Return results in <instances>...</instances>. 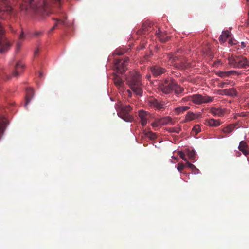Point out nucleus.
<instances>
[{
  "mask_svg": "<svg viewBox=\"0 0 249 249\" xmlns=\"http://www.w3.org/2000/svg\"><path fill=\"white\" fill-rule=\"evenodd\" d=\"M53 3L59 6L61 0H41L38 2L35 0H23L20 8L21 10L25 12L31 9L44 16L50 13V6Z\"/></svg>",
  "mask_w": 249,
  "mask_h": 249,
  "instance_id": "nucleus-1",
  "label": "nucleus"
},
{
  "mask_svg": "<svg viewBox=\"0 0 249 249\" xmlns=\"http://www.w3.org/2000/svg\"><path fill=\"white\" fill-rule=\"evenodd\" d=\"M141 79L140 73L136 71H131L126 78V83L131 90L135 94L139 96H142V94Z\"/></svg>",
  "mask_w": 249,
  "mask_h": 249,
  "instance_id": "nucleus-2",
  "label": "nucleus"
},
{
  "mask_svg": "<svg viewBox=\"0 0 249 249\" xmlns=\"http://www.w3.org/2000/svg\"><path fill=\"white\" fill-rule=\"evenodd\" d=\"M13 9L8 0H0V18L7 19L12 13Z\"/></svg>",
  "mask_w": 249,
  "mask_h": 249,
  "instance_id": "nucleus-3",
  "label": "nucleus"
},
{
  "mask_svg": "<svg viewBox=\"0 0 249 249\" xmlns=\"http://www.w3.org/2000/svg\"><path fill=\"white\" fill-rule=\"evenodd\" d=\"M131 110L132 108L130 105H123L117 110V113L120 117L126 122H132L133 117L130 114Z\"/></svg>",
  "mask_w": 249,
  "mask_h": 249,
  "instance_id": "nucleus-4",
  "label": "nucleus"
},
{
  "mask_svg": "<svg viewBox=\"0 0 249 249\" xmlns=\"http://www.w3.org/2000/svg\"><path fill=\"white\" fill-rule=\"evenodd\" d=\"M228 60L230 65L233 68H244L245 57L242 55H231Z\"/></svg>",
  "mask_w": 249,
  "mask_h": 249,
  "instance_id": "nucleus-5",
  "label": "nucleus"
},
{
  "mask_svg": "<svg viewBox=\"0 0 249 249\" xmlns=\"http://www.w3.org/2000/svg\"><path fill=\"white\" fill-rule=\"evenodd\" d=\"M188 100L192 101L196 104L208 103L213 101L214 97H210L208 95L203 96L201 94H195L187 97Z\"/></svg>",
  "mask_w": 249,
  "mask_h": 249,
  "instance_id": "nucleus-6",
  "label": "nucleus"
},
{
  "mask_svg": "<svg viewBox=\"0 0 249 249\" xmlns=\"http://www.w3.org/2000/svg\"><path fill=\"white\" fill-rule=\"evenodd\" d=\"M11 46L10 43L4 36V30L0 23V53L7 52Z\"/></svg>",
  "mask_w": 249,
  "mask_h": 249,
  "instance_id": "nucleus-7",
  "label": "nucleus"
},
{
  "mask_svg": "<svg viewBox=\"0 0 249 249\" xmlns=\"http://www.w3.org/2000/svg\"><path fill=\"white\" fill-rule=\"evenodd\" d=\"M129 61L128 57H124V58L116 59L114 62V67L117 72L123 73L127 69V64Z\"/></svg>",
  "mask_w": 249,
  "mask_h": 249,
  "instance_id": "nucleus-8",
  "label": "nucleus"
},
{
  "mask_svg": "<svg viewBox=\"0 0 249 249\" xmlns=\"http://www.w3.org/2000/svg\"><path fill=\"white\" fill-rule=\"evenodd\" d=\"M175 80H165L160 87L161 91L164 94H169L173 90Z\"/></svg>",
  "mask_w": 249,
  "mask_h": 249,
  "instance_id": "nucleus-9",
  "label": "nucleus"
},
{
  "mask_svg": "<svg viewBox=\"0 0 249 249\" xmlns=\"http://www.w3.org/2000/svg\"><path fill=\"white\" fill-rule=\"evenodd\" d=\"M167 58L168 59L169 64L170 65H175L176 66H179L181 68H185L188 66V63H184L181 62L179 63L178 61H179V58L178 56L174 55H168Z\"/></svg>",
  "mask_w": 249,
  "mask_h": 249,
  "instance_id": "nucleus-10",
  "label": "nucleus"
},
{
  "mask_svg": "<svg viewBox=\"0 0 249 249\" xmlns=\"http://www.w3.org/2000/svg\"><path fill=\"white\" fill-rule=\"evenodd\" d=\"M138 115L141 124L142 126H145L151 117L150 114L147 111L140 110L139 111Z\"/></svg>",
  "mask_w": 249,
  "mask_h": 249,
  "instance_id": "nucleus-11",
  "label": "nucleus"
},
{
  "mask_svg": "<svg viewBox=\"0 0 249 249\" xmlns=\"http://www.w3.org/2000/svg\"><path fill=\"white\" fill-rule=\"evenodd\" d=\"M153 23L149 21H146L142 24L141 29L138 31L139 34L145 35L147 32H151L153 29Z\"/></svg>",
  "mask_w": 249,
  "mask_h": 249,
  "instance_id": "nucleus-12",
  "label": "nucleus"
},
{
  "mask_svg": "<svg viewBox=\"0 0 249 249\" xmlns=\"http://www.w3.org/2000/svg\"><path fill=\"white\" fill-rule=\"evenodd\" d=\"M148 104L151 107L158 110H162L164 108V104L159 102L157 99L154 98L150 99L148 100Z\"/></svg>",
  "mask_w": 249,
  "mask_h": 249,
  "instance_id": "nucleus-13",
  "label": "nucleus"
},
{
  "mask_svg": "<svg viewBox=\"0 0 249 249\" xmlns=\"http://www.w3.org/2000/svg\"><path fill=\"white\" fill-rule=\"evenodd\" d=\"M24 69V64L21 62H17L14 65V70L13 71L12 75L14 77H18L19 75Z\"/></svg>",
  "mask_w": 249,
  "mask_h": 249,
  "instance_id": "nucleus-14",
  "label": "nucleus"
},
{
  "mask_svg": "<svg viewBox=\"0 0 249 249\" xmlns=\"http://www.w3.org/2000/svg\"><path fill=\"white\" fill-rule=\"evenodd\" d=\"M155 34L161 42H165L169 39V37L166 36V34L162 32L159 28L155 31Z\"/></svg>",
  "mask_w": 249,
  "mask_h": 249,
  "instance_id": "nucleus-15",
  "label": "nucleus"
},
{
  "mask_svg": "<svg viewBox=\"0 0 249 249\" xmlns=\"http://www.w3.org/2000/svg\"><path fill=\"white\" fill-rule=\"evenodd\" d=\"M151 71L154 76L157 77L165 72L166 70L159 66H154L151 67Z\"/></svg>",
  "mask_w": 249,
  "mask_h": 249,
  "instance_id": "nucleus-16",
  "label": "nucleus"
},
{
  "mask_svg": "<svg viewBox=\"0 0 249 249\" xmlns=\"http://www.w3.org/2000/svg\"><path fill=\"white\" fill-rule=\"evenodd\" d=\"M210 112L214 116L221 117L224 114V110L221 108L211 107Z\"/></svg>",
  "mask_w": 249,
  "mask_h": 249,
  "instance_id": "nucleus-17",
  "label": "nucleus"
},
{
  "mask_svg": "<svg viewBox=\"0 0 249 249\" xmlns=\"http://www.w3.org/2000/svg\"><path fill=\"white\" fill-rule=\"evenodd\" d=\"M238 149L241 151L244 155L248 156L249 155V151L248 150V145L246 142L241 141L240 142Z\"/></svg>",
  "mask_w": 249,
  "mask_h": 249,
  "instance_id": "nucleus-18",
  "label": "nucleus"
},
{
  "mask_svg": "<svg viewBox=\"0 0 249 249\" xmlns=\"http://www.w3.org/2000/svg\"><path fill=\"white\" fill-rule=\"evenodd\" d=\"M205 124L210 127H217L221 124L219 120L209 119L205 120Z\"/></svg>",
  "mask_w": 249,
  "mask_h": 249,
  "instance_id": "nucleus-19",
  "label": "nucleus"
},
{
  "mask_svg": "<svg viewBox=\"0 0 249 249\" xmlns=\"http://www.w3.org/2000/svg\"><path fill=\"white\" fill-rule=\"evenodd\" d=\"M221 94L234 97L237 96V91L234 88L224 89L222 91Z\"/></svg>",
  "mask_w": 249,
  "mask_h": 249,
  "instance_id": "nucleus-20",
  "label": "nucleus"
},
{
  "mask_svg": "<svg viewBox=\"0 0 249 249\" xmlns=\"http://www.w3.org/2000/svg\"><path fill=\"white\" fill-rule=\"evenodd\" d=\"M34 95L33 89L31 88H28L26 90V96L25 97V106L26 107L30 102L32 98Z\"/></svg>",
  "mask_w": 249,
  "mask_h": 249,
  "instance_id": "nucleus-21",
  "label": "nucleus"
},
{
  "mask_svg": "<svg viewBox=\"0 0 249 249\" xmlns=\"http://www.w3.org/2000/svg\"><path fill=\"white\" fill-rule=\"evenodd\" d=\"M113 80L115 85L119 87L122 88L124 85V82L123 81L122 78L118 76V75L114 74L113 76Z\"/></svg>",
  "mask_w": 249,
  "mask_h": 249,
  "instance_id": "nucleus-22",
  "label": "nucleus"
},
{
  "mask_svg": "<svg viewBox=\"0 0 249 249\" xmlns=\"http://www.w3.org/2000/svg\"><path fill=\"white\" fill-rule=\"evenodd\" d=\"M190 107L187 106L178 107L174 109V112L176 115H178L183 113L185 111L190 109Z\"/></svg>",
  "mask_w": 249,
  "mask_h": 249,
  "instance_id": "nucleus-23",
  "label": "nucleus"
},
{
  "mask_svg": "<svg viewBox=\"0 0 249 249\" xmlns=\"http://www.w3.org/2000/svg\"><path fill=\"white\" fill-rule=\"evenodd\" d=\"M235 73H236V71H219L217 73V74L220 77L225 78Z\"/></svg>",
  "mask_w": 249,
  "mask_h": 249,
  "instance_id": "nucleus-24",
  "label": "nucleus"
},
{
  "mask_svg": "<svg viewBox=\"0 0 249 249\" xmlns=\"http://www.w3.org/2000/svg\"><path fill=\"white\" fill-rule=\"evenodd\" d=\"M159 122L160 125H166L167 124H173L172 119L170 117H165L159 119Z\"/></svg>",
  "mask_w": 249,
  "mask_h": 249,
  "instance_id": "nucleus-25",
  "label": "nucleus"
},
{
  "mask_svg": "<svg viewBox=\"0 0 249 249\" xmlns=\"http://www.w3.org/2000/svg\"><path fill=\"white\" fill-rule=\"evenodd\" d=\"M197 118V115L192 112L189 111L185 116L184 122H188L193 121Z\"/></svg>",
  "mask_w": 249,
  "mask_h": 249,
  "instance_id": "nucleus-26",
  "label": "nucleus"
},
{
  "mask_svg": "<svg viewBox=\"0 0 249 249\" xmlns=\"http://www.w3.org/2000/svg\"><path fill=\"white\" fill-rule=\"evenodd\" d=\"M230 37V33L228 30L222 32V34L219 37V40L221 43H224L228 38Z\"/></svg>",
  "mask_w": 249,
  "mask_h": 249,
  "instance_id": "nucleus-27",
  "label": "nucleus"
},
{
  "mask_svg": "<svg viewBox=\"0 0 249 249\" xmlns=\"http://www.w3.org/2000/svg\"><path fill=\"white\" fill-rule=\"evenodd\" d=\"M235 126L233 124H231L227 126L224 127L222 129V131L223 133L227 135L233 131Z\"/></svg>",
  "mask_w": 249,
  "mask_h": 249,
  "instance_id": "nucleus-28",
  "label": "nucleus"
},
{
  "mask_svg": "<svg viewBox=\"0 0 249 249\" xmlns=\"http://www.w3.org/2000/svg\"><path fill=\"white\" fill-rule=\"evenodd\" d=\"M173 90L176 94H179L182 93L184 91L183 88L178 85L177 83L175 81V85H174Z\"/></svg>",
  "mask_w": 249,
  "mask_h": 249,
  "instance_id": "nucleus-29",
  "label": "nucleus"
},
{
  "mask_svg": "<svg viewBox=\"0 0 249 249\" xmlns=\"http://www.w3.org/2000/svg\"><path fill=\"white\" fill-rule=\"evenodd\" d=\"M53 20H55L56 22L55 23L54 26L50 29L49 31V33L53 32L57 26L58 23L62 24H65V20L64 19L54 18Z\"/></svg>",
  "mask_w": 249,
  "mask_h": 249,
  "instance_id": "nucleus-30",
  "label": "nucleus"
},
{
  "mask_svg": "<svg viewBox=\"0 0 249 249\" xmlns=\"http://www.w3.org/2000/svg\"><path fill=\"white\" fill-rule=\"evenodd\" d=\"M185 167V165L183 163H179L177 165V170L180 172H181Z\"/></svg>",
  "mask_w": 249,
  "mask_h": 249,
  "instance_id": "nucleus-31",
  "label": "nucleus"
},
{
  "mask_svg": "<svg viewBox=\"0 0 249 249\" xmlns=\"http://www.w3.org/2000/svg\"><path fill=\"white\" fill-rule=\"evenodd\" d=\"M193 131L195 132V134L197 135L201 131V127L199 125H196L193 128Z\"/></svg>",
  "mask_w": 249,
  "mask_h": 249,
  "instance_id": "nucleus-32",
  "label": "nucleus"
},
{
  "mask_svg": "<svg viewBox=\"0 0 249 249\" xmlns=\"http://www.w3.org/2000/svg\"><path fill=\"white\" fill-rule=\"evenodd\" d=\"M188 156L190 160H195V152L192 150L191 151H190L188 153Z\"/></svg>",
  "mask_w": 249,
  "mask_h": 249,
  "instance_id": "nucleus-33",
  "label": "nucleus"
},
{
  "mask_svg": "<svg viewBox=\"0 0 249 249\" xmlns=\"http://www.w3.org/2000/svg\"><path fill=\"white\" fill-rule=\"evenodd\" d=\"M178 155L186 162L188 161L187 159L186 158V156H185V154L183 152L179 151L178 152Z\"/></svg>",
  "mask_w": 249,
  "mask_h": 249,
  "instance_id": "nucleus-34",
  "label": "nucleus"
},
{
  "mask_svg": "<svg viewBox=\"0 0 249 249\" xmlns=\"http://www.w3.org/2000/svg\"><path fill=\"white\" fill-rule=\"evenodd\" d=\"M146 135L151 140H154L156 137L155 134H154L151 132H149L147 133L146 134Z\"/></svg>",
  "mask_w": 249,
  "mask_h": 249,
  "instance_id": "nucleus-35",
  "label": "nucleus"
},
{
  "mask_svg": "<svg viewBox=\"0 0 249 249\" xmlns=\"http://www.w3.org/2000/svg\"><path fill=\"white\" fill-rule=\"evenodd\" d=\"M186 165H187L188 167H189V168L193 170L194 169H196V167L195 166V165H194L193 164H192V163H190L188 160L186 162ZM197 170H198L197 169H196Z\"/></svg>",
  "mask_w": 249,
  "mask_h": 249,
  "instance_id": "nucleus-36",
  "label": "nucleus"
},
{
  "mask_svg": "<svg viewBox=\"0 0 249 249\" xmlns=\"http://www.w3.org/2000/svg\"><path fill=\"white\" fill-rule=\"evenodd\" d=\"M1 76L2 78H3L5 80H9L11 78L10 76H9V75L6 74L5 73H3L1 74Z\"/></svg>",
  "mask_w": 249,
  "mask_h": 249,
  "instance_id": "nucleus-37",
  "label": "nucleus"
},
{
  "mask_svg": "<svg viewBox=\"0 0 249 249\" xmlns=\"http://www.w3.org/2000/svg\"><path fill=\"white\" fill-rule=\"evenodd\" d=\"M247 67H249V59H247V58L245 57L244 68H246Z\"/></svg>",
  "mask_w": 249,
  "mask_h": 249,
  "instance_id": "nucleus-38",
  "label": "nucleus"
},
{
  "mask_svg": "<svg viewBox=\"0 0 249 249\" xmlns=\"http://www.w3.org/2000/svg\"><path fill=\"white\" fill-rule=\"evenodd\" d=\"M160 125V124L159 122V119L156 120L155 122L152 124V125L153 127H157L159 125Z\"/></svg>",
  "mask_w": 249,
  "mask_h": 249,
  "instance_id": "nucleus-39",
  "label": "nucleus"
},
{
  "mask_svg": "<svg viewBox=\"0 0 249 249\" xmlns=\"http://www.w3.org/2000/svg\"><path fill=\"white\" fill-rule=\"evenodd\" d=\"M42 34V32L41 31H36L34 33V36H41Z\"/></svg>",
  "mask_w": 249,
  "mask_h": 249,
  "instance_id": "nucleus-40",
  "label": "nucleus"
},
{
  "mask_svg": "<svg viewBox=\"0 0 249 249\" xmlns=\"http://www.w3.org/2000/svg\"><path fill=\"white\" fill-rule=\"evenodd\" d=\"M24 38V33L22 31L20 35H19V39L20 40H22Z\"/></svg>",
  "mask_w": 249,
  "mask_h": 249,
  "instance_id": "nucleus-41",
  "label": "nucleus"
},
{
  "mask_svg": "<svg viewBox=\"0 0 249 249\" xmlns=\"http://www.w3.org/2000/svg\"><path fill=\"white\" fill-rule=\"evenodd\" d=\"M181 131V129L180 128H173V130L172 131V132H174L176 133H179L180 132V131Z\"/></svg>",
  "mask_w": 249,
  "mask_h": 249,
  "instance_id": "nucleus-42",
  "label": "nucleus"
},
{
  "mask_svg": "<svg viewBox=\"0 0 249 249\" xmlns=\"http://www.w3.org/2000/svg\"><path fill=\"white\" fill-rule=\"evenodd\" d=\"M115 53L118 55H122L123 54V52H122V51L116 50L115 52Z\"/></svg>",
  "mask_w": 249,
  "mask_h": 249,
  "instance_id": "nucleus-43",
  "label": "nucleus"
},
{
  "mask_svg": "<svg viewBox=\"0 0 249 249\" xmlns=\"http://www.w3.org/2000/svg\"><path fill=\"white\" fill-rule=\"evenodd\" d=\"M126 92H127V93L128 94V96L129 97H131V96H132V93H131V91L130 90L128 89V90H127Z\"/></svg>",
  "mask_w": 249,
  "mask_h": 249,
  "instance_id": "nucleus-44",
  "label": "nucleus"
},
{
  "mask_svg": "<svg viewBox=\"0 0 249 249\" xmlns=\"http://www.w3.org/2000/svg\"><path fill=\"white\" fill-rule=\"evenodd\" d=\"M20 46H21V44L19 42H18L17 44V47H16V49H17V51H18V50L19 49L20 47Z\"/></svg>",
  "mask_w": 249,
  "mask_h": 249,
  "instance_id": "nucleus-45",
  "label": "nucleus"
},
{
  "mask_svg": "<svg viewBox=\"0 0 249 249\" xmlns=\"http://www.w3.org/2000/svg\"><path fill=\"white\" fill-rule=\"evenodd\" d=\"M246 44L245 42H241V48H244L246 47Z\"/></svg>",
  "mask_w": 249,
  "mask_h": 249,
  "instance_id": "nucleus-46",
  "label": "nucleus"
},
{
  "mask_svg": "<svg viewBox=\"0 0 249 249\" xmlns=\"http://www.w3.org/2000/svg\"><path fill=\"white\" fill-rule=\"evenodd\" d=\"M228 85V83H225V82H223L221 84V85L220 86L222 87V88H223L224 87H225L226 85Z\"/></svg>",
  "mask_w": 249,
  "mask_h": 249,
  "instance_id": "nucleus-47",
  "label": "nucleus"
},
{
  "mask_svg": "<svg viewBox=\"0 0 249 249\" xmlns=\"http://www.w3.org/2000/svg\"><path fill=\"white\" fill-rule=\"evenodd\" d=\"M39 53V50L38 49H36L35 50V52H34V54L35 55H37Z\"/></svg>",
  "mask_w": 249,
  "mask_h": 249,
  "instance_id": "nucleus-48",
  "label": "nucleus"
},
{
  "mask_svg": "<svg viewBox=\"0 0 249 249\" xmlns=\"http://www.w3.org/2000/svg\"><path fill=\"white\" fill-rule=\"evenodd\" d=\"M172 158H173V159H177V158H176V157H174V156H173V157H172Z\"/></svg>",
  "mask_w": 249,
  "mask_h": 249,
  "instance_id": "nucleus-49",
  "label": "nucleus"
},
{
  "mask_svg": "<svg viewBox=\"0 0 249 249\" xmlns=\"http://www.w3.org/2000/svg\"><path fill=\"white\" fill-rule=\"evenodd\" d=\"M231 40H229V43H231Z\"/></svg>",
  "mask_w": 249,
  "mask_h": 249,
  "instance_id": "nucleus-50",
  "label": "nucleus"
},
{
  "mask_svg": "<svg viewBox=\"0 0 249 249\" xmlns=\"http://www.w3.org/2000/svg\"><path fill=\"white\" fill-rule=\"evenodd\" d=\"M248 15H249V19H248V20H249V12Z\"/></svg>",
  "mask_w": 249,
  "mask_h": 249,
  "instance_id": "nucleus-51",
  "label": "nucleus"
}]
</instances>
